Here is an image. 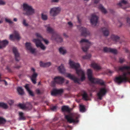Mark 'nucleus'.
Instances as JSON below:
<instances>
[{"label":"nucleus","mask_w":130,"mask_h":130,"mask_svg":"<svg viewBox=\"0 0 130 130\" xmlns=\"http://www.w3.org/2000/svg\"><path fill=\"white\" fill-rule=\"evenodd\" d=\"M69 64L71 67L75 69L76 73L78 76H81L80 79L78 78L74 75L68 74L66 76L73 80L75 83L79 84L80 80L83 81L85 79V77L84 71L81 69H79L80 65L78 63H75L69 60Z\"/></svg>","instance_id":"f257e3e1"},{"label":"nucleus","mask_w":130,"mask_h":130,"mask_svg":"<svg viewBox=\"0 0 130 130\" xmlns=\"http://www.w3.org/2000/svg\"><path fill=\"white\" fill-rule=\"evenodd\" d=\"M119 70L122 71H127L123 72L121 75L116 77L114 81L118 84H120L123 83L127 82L128 80L130 78V66H127L124 65L118 68Z\"/></svg>","instance_id":"f03ea898"},{"label":"nucleus","mask_w":130,"mask_h":130,"mask_svg":"<svg viewBox=\"0 0 130 130\" xmlns=\"http://www.w3.org/2000/svg\"><path fill=\"white\" fill-rule=\"evenodd\" d=\"M36 35L38 38L33 39L32 41L35 43L37 47H40L41 49L43 50H45L46 47L41 42L42 41H43L46 44H47L49 43L48 41L47 40L43 39L39 33H36Z\"/></svg>","instance_id":"7ed1b4c3"},{"label":"nucleus","mask_w":130,"mask_h":130,"mask_svg":"<svg viewBox=\"0 0 130 130\" xmlns=\"http://www.w3.org/2000/svg\"><path fill=\"white\" fill-rule=\"evenodd\" d=\"M80 115L77 113H73L68 115H65V118L70 123H73L74 124L78 123L79 122L78 118Z\"/></svg>","instance_id":"20e7f679"},{"label":"nucleus","mask_w":130,"mask_h":130,"mask_svg":"<svg viewBox=\"0 0 130 130\" xmlns=\"http://www.w3.org/2000/svg\"><path fill=\"white\" fill-rule=\"evenodd\" d=\"M23 13L24 15H29L35 13V10L29 4L24 3L23 4Z\"/></svg>","instance_id":"39448f33"},{"label":"nucleus","mask_w":130,"mask_h":130,"mask_svg":"<svg viewBox=\"0 0 130 130\" xmlns=\"http://www.w3.org/2000/svg\"><path fill=\"white\" fill-rule=\"evenodd\" d=\"M87 74L88 79L92 83L99 84L102 85H104V82L103 80L92 77V71L91 69H88L87 70Z\"/></svg>","instance_id":"423d86ee"},{"label":"nucleus","mask_w":130,"mask_h":130,"mask_svg":"<svg viewBox=\"0 0 130 130\" xmlns=\"http://www.w3.org/2000/svg\"><path fill=\"white\" fill-rule=\"evenodd\" d=\"M80 43L82 50L84 52H86L90 46L92 44V43L88 40L85 39H82L80 41Z\"/></svg>","instance_id":"0eeeda50"},{"label":"nucleus","mask_w":130,"mask_h":130,"mask_svg":"<svg viewBox=\"0 0 130 130\" xmlns=\"http://www.w3.org/2000/svg\"><path fill=\"white\" fill-rule=\"evenodd\" d=\"M107 91L105 86L100 88L97 93V99L100 100H102V97L105 95Z\"/></svg>","instance_id":"6e6552de"},{"label":"nucleus","mask_w":130,"mask_h":130,"mask_svg":"<svg viewBox=\"0 0 130 130\" xmlns=\"http://www.w3.org/2000/svg\"><path fill=\"white\" fill-rule=\"evenodd\" d=\"M64 79L63 77L60 76L56 77L54 78V81L51 82V85L54 86L55 83L62 84L64 82Z\"/></svg>","instance_id":"1a4fd4ad"},{"label":"nucleus","mask_w":130,"mask_h":130,"mask_svg":"<svg viewBox=\"0 0 130 130\" xmlns=\"http://www.w3.org/2000/svg\"><path fill=\"white\" fill-rule=\"evenodd\" d=\"M77 26V28L81 31L82 36L86 37L90 35L89 31L86 28L81 27L80 26Z\"/></svg>","instance_id":"9d476101"},{"label":"nucleus","mask_w":130,"mask_h":130,"mask_svg":"<svg viewBox=\"0 0 130 130\" xmlns=\"http://www.w3.org/2000/svg\"><path fill=\"white\" fill-rule=\"evenodd\" d=\"M98 17L95 14L91 15L90 21L92 25L94 26H96L98 22Z\"/></svg>","instance_id":"9b49d317"},{"label":"nucleus","mask_w":130,"mask_h":130,"mask_svg":"<svg viewBox=\"0 0 130 130\" xmlns=\"http://www.w3.org/2000/svg\"><path fill=\"white\" fill-rule=\"evenodd\" d=\"M9 38L11 40H14V39L19 40L21 37L18 32L17 31H14L13 35H10Z\"/></svg>","instance_id":"f8f14e48"},{"label":"nucleus","mask_w":130,"mask_h":130,"mask_svg":"<svg viewBox=\"0 0 130 130\" xmlns=\"http://www.w3.org/2000/svg\"><path fill=\"white\" fill-rule=\"evenodd\" d=\"M51 39L54 40H56L58 42H61L63 41V39L58 33H55L53 35Z\"/></svg>","instance_id":"ddd939ff"},{"label":"nucleus","mask_w":130,"mask_h":130,"mask_svg":"<svg viewBox=\"0 0 130 130\" xmlns=\"http://www.w3.org/2000/svg\"><path fill=\"white\" fill-rule=\"evenodd\" d=\"M13 52L16 61H19L20 59V55L16 48L14 47L13 48Z\"/></svg>","instance_id":"4468645a"},{"label":"nucleus","mask_w":130,"mask_h":130,"mask_svg":"<svg viewBox=\"0 0 130 130\" xmlns=\"http://www.w3.org/2000/svg\"><path fill=\"white\" fill-rule=\"evenodd\" d=\"M63 92V90L62 89H54L51 92V94L53 96H55L57 94H60Z\"/></svg>","instance_id":"2eb2a0df"},{"label":"nucleus","mask_w":130,"mask_h":130,"mask_svg":"<svg viewBox=\"0 0 130 130\" xmlns=\"http://www.w3.org/2000/svg\"><path fill=\"white\" fill-rule=\"evenodd\" d=\"M25 46L27 49L31 53L33 54L35 53L36 49L32 47L31 43L27 42L25 44Z\"/></svg>","instance_id":"dca6fc26"},{"label":"nucleus","mask_w":130,"mask_h":130,"mask_svg":"<svg viewBox=\"0 0 130 130\" xmlns=\"http://www.w3.org/2000/svg\"><path fill=\"white\" fill-rule=\"evenodd\" d=\"M59 11L58 8H53L51 9L50 12L51 15L55 16L57 14Z\"/></svg>","instance_id":"f3484780"},{"label":"nucleus","mask_w":130,"mask_h":130,"mask_svg":"<svg viewBox=\"0 0 130 130\" xmlns=\"http://www.w3.org/2000/svg\"><path fill=\"white\" fill-rule=\"evenodd\" d=\"M110 38L115 43H116L120 40V37L117 35L112 34L110 36Z\"/></svg>","instance_id":"a211bd4d"},{"label":"nucleus","mask_w":130,"mask_h":130,"mask_svg":"<svg viewBox=\"0 0 130 130\" xmlns=\"http://www.w3.org/2000/svg\"><path fill=\"white\" fill-rule=\"evenodd\" d=\"M44 26L45 27L46 31L47 32L53 34V35L55 33H57L54 31V29L50 27V24L45 25Z\"/></svg>","instance_id":"6ab92c4d"},{"label":"nucleus","mask_w":130,"mask_h":130,"mask_svg":"<svg viewBox=\"0 0 130 130\" xmlns=\"http://www.w3.org/2000/svg\"><path fill=\"white\" fill-rule=\"evenodd\" d=\"M102 31L104 36H107L108 35L109 32V29L108 28H103L102 29Z\"/></svg>","instance_id":"aec40b11"},{"label":"nucleus","mask_w":130,"mask_h":130,"mask_svg":"<svg viewBox=\"0 0 130 130\" xmlns=\"http://www.w3.org/2000/svg\"><path fill=\"white\" fill-rule=\"evenodd\" d=\"M92 66L96 70H99L101 69V67L99 64L95 63H93L91 64Z\"/></svg>","instance_id":"412c9836"},{"label":"nucleus","mask_w":130,"mask_h":130,"mask_svg":"<svg viewBox=\"0 0 130 130\" xmlns=\"http://www.w3.org/2000/svg\"><path fill=\"white\" fill-rule=\"evenodd\" d=\"M8 42L6 40H4L2 41H0V48L5 47L6 45L8 44Z\"/></svg>","instance_id":"4be33fe9"},{"label":"nucleus","mask_w":130,"mask_h":130,"mask_svg":"<svg viewBox=\"0 0 130 130\" xmlns=\"http://www.w3.org/2000/svg\"><path fill=\"white\" fill-rule=\"evenodd\" d=\"M32 105L30 103L27 102L25 104V110H30L32 109Z\"/></svg>","instance_id":"5701e85b"},{"label":"nucleus","mask_w":130,"mask_h":130,"mask_svg":"<svg viewBox=\"0 0 130 130\" xmlns=\"http://www.w3.org/2000/svg\"><path fill=\"white\" fill-rule=\"evenodd\" d=\"M58 69L59 72L63 74L65 72V69L62 64L58 67Z\"/></svg>","instance_id":"b1692460"},{"label":"nucleus","mask_w":130,"mask_h":130,"mask_svg":"<svg viewBox=\"0 0 130 130\" xmlns=\"http://www.w3.org/2000/svg\"><path fill=\"white\" fill-rule=\"evenodd\" d=\"M51 63L50 62H48L44 63L42 62L40 63V65L41 67H47L51 65Z\"/></svg>","instance_id":"393cba45"},{"label":"nucleus","mask_w":130,"mask_h":130,"mask_svg":"<svg viewBox=\"0 0 130 130\" xmlns=\"http://www.w3.org/2000/svg\"><path fill=\"white\" fill-rule=\"evenodd\" d=\"M127 2L125 0H122L121 1L118 5L122 7L127 4Z\"/></svg>","instance_id":"a878e982"},{"label":"nucleus","mask_w":130,"mask_h":130,"mask_svg":"<svg viewBox=\"0 0 130 130\" xmlns=\"http://www.w3.org/2000/svg\"><path fill=\"white\" fill-rule=\"evenodd\" d=\"M82 96L83 99L84 100L87 101L90 100V98L89 96L86 92H84Z\"/></svg>","instance_id":"bb28decb"},{"label":"nucleus","mask_w":130,"mask_h":130,"mask_svg":"<svg viewBox=\"0 0 130 130\" xmlns=\"http://www.w3.org/2000/svg\"><path fill=\"white\" fill-rule=\"evenodd\" d=\"M62 110L63 111H66L69 112L70 111V108L68 106H64L62 107L61 108Z\"/></svg>","instance_id":"cd10ccee"},{"label":"nucleus","mask_w":130,"mask_h":130,"mask_svg":"<svg viewBox=\"0 0 130 130\" xmlns=\"http://www.w3.org/2000/svg\"><path fill=\"white\" fill-rule=\"evenodd\" d=\"M17 90L19 94L22 95L24 94V92L22 87H18Z\"/></svg>","instance_id":"c85d7f7f"},{"label":"nucleus","mask_w":130,"mask_h":130,"mask_svg":"<svg viewBox=\"0 0 130 130\" xmlns=\"http://www.w3.org/2000/svg\"><path fill=\"white\" fill-rule=\"evenodd\" d=\"M59 51L61 54L62 55H64L67 52L66 49L64 47H60L59 49Z\"/></svg>","instance_id":"c756f323"},{"label":"nucleus","mask_w":130,"mask_h":130,"mask_svg":"<svg viewBox=\"0 0 130 130\" xmlns=\"http://www.w3.org/2000/svg\"><path fill=\"white\" fill-rule=\"evenodd\" d=\"M98 8L100 9L102 12L104 14H106L107 13V11L101 5H100L98 7Z\"/></svg>","instance_id":"7c9ffc66"},{"label":"nucleus","mask_w":130,"mask_h":130,"mask_svg":"<svg viewBox=\"0 0 130 130\" xmlns=\"http://www.w3.org/2000/svg\"><path fill=\"white\" fill-rule=\"evenodd\" d=\"M23 113L22 112H19V115L20 116V117L19 119L20 120H25V118L24 116Z\"/></svg>","instance_id":"2f4dec72"},{"label":"nucleus","mask_w":130,"mask_h":130,"mask_svg":"<svg viewBox=\"0 0 130 130\" xmlns=\"http://www.w3.org/2000/svg\"><path fill=\"white\" fill-rule=\"evenodd\" d=\"M0 107L6 109L8 108V106L6 104L3 102H0Z\"/></svg>","instance_id":"473e14b6"},{"label":"nucleus","mask_w":130,"mask_h":130,"mask_svg":"<svg viewBox=\"0 0 130 130\" xmlns=\"http://www.w3.org/2000/svg\"><path fill=\"white\" fill-rule=\"evenodd\" d=\"M18 106L21 108L25 110V104L20 103L18 105Z\"/></svg>","instance_id":"72a5a7b5"},{"label":"nucleus","mask_w":130,"mask_h":130,"mask_svg":"<svg viewBox=\"0 0 130 130\" xmlns=\"http://www.w3.org/2000/svg\"><path fill=\"white\" fill-rule=\"evenodd\" d=\"M6 122V120L5 119L0 117V124H5Z\"/></svg>","instance_id":"f704fd0d"},{"label":"nucleus","mask_w":130,"mask_h":130,"mask_svg":"<svg viewBox=\"0 0 130 130\" xmlns=\"http://www.w3.org/2000/svg\"><path fill=\"white\" fill-rule=\"evenodd\" d=\"M80 112H83L85 111V108L84 105H80Z\"/></svg>","instance_id":"c9c22d12"},{"label":"nucleus","mask_w":130,"mask_h":130,"mask_svg":"<svg viewBox=\"0 0 130 130\" xmlns=\"http://www.w3.org/2000/svg\"><path fill=\"white\" fill-rule=\"evenodd\" d=\"M5 21L9 23L10 24H12L13 22L10 19L6 18L5 19Z\"/></svg>","instance_id":"e433bc0d"},{"label":"nucleus","mask_w":130,"mask_h":130,"mask_svg":"<svg viewBox=\"0 0 130 130\" xmlns=\"http://www.w3.org/2000/svg\"><path fill=\"white\" fill-rule=\"evenodd\" d=\"M41 17L42 19L44 20H47V15L43 13L41 14Z\"/></svg>","instance_id":"4c0bfd02"},{"label":"nucleus","mask_w":130,"mask_h":130,"mask_svg":"<svg viewBox=\"0 0 130 130\" xmlns=\"http://www.w3.org/2000/svg\"><path fill=\"white\" fill-rule=\"evenodd\" d=\"M110 52L114 54H116L117 53V51L116 49L111 48Z\"/></svg>","instance_id":"58836bf2"},{"label":"nucleus","mask_w":130,"mask_h":130,"mask_svg":"<svg viewBox=\"0 0 130 130\" xmlns=\"http://www.w3.org/2000/svg\"><path fill=\"white\" fill-rule=\"evenodd\" d=\"M37 76V74L36 73H33L32 76H31L30 78L36 79V78Z\"/></svg>","instance_id":"ea45409f"},{"label":"nucleus","mask_w":130,"mask_h":130,"mask_svg":"<svg viewBox=\"0 0 130 130\" xmlns=\"http://www.w3.org/2000/svg\"><path fill=\"white\" fill-rule=\"evenodd\" d=\"M91 55L90 54L86 55L85 56L83 57V59H89L91 57Z\"/></svg>","instance_id":"a19ab883"},{"label":"nucleus","mask_w":130,"mask_h":130,"mask_svg":"<svg viewBox=\"0 0 130 130\" xmlns=\"http://www.w3.org/2000/svg\"><path fill=\"white\" fill-rule=\"evenodd\" d=\"M111 50V48H108L107 47H105L103 49L104 51L105 52H110Z\"/></svg>","instance_id":"79ce46f5"},{"label":"nucleus","mask_w":130,"mask_h":130,"mask_svg":"<svg viewBox=\"0 0 130 130\" xmlns=\"http://www.w3.org/2000/svg\"><path fill=\"white\" fill-rule=\"evenodd\" d=\"M22 23L23 25L25 26H27L28 25V24L26 22V20L25 19H23Z\"/></svg>","instance_id":"37998d69"},{"label":"nucleus","mask_w":130,"mask_h":130,"mask_svg":"<svg viewBox=\"0 0 130 130\" xmlns=\"http://www.w3.org/2000/svg\"><path fill=\"white\" fill-rule=\"evenodd\" d=\"M27 92L31 96H34V93L31 90H29Z\"/></svg>","instance_id":"c03bdc74"},{"label":"nucleus","mask_w":130,"mask_h":130,"mask_svg":"<svg viewBox=\"0 0 130 130\" xmlns=\"http://www.w3.org/2000/svg\"><path fill=\"white\" fill-rule=\"evenodd\" d=\"M57 107L56 106H53L51 108V110L53 111H55L56 110Z\"/></svg>","instance_id":"a18cd8bd"},{"label":"nucleus","mask_w":130,"mask_h":130,"mask_svg":"<svg viewBox=\"0 0 130 130\" xmlns=\"http://www.w3.org/2000/svg\"><path fill=\"white\" fill-rule=\"evenodd\" d=\"M119 61L120 63H122L125 61V60L124 58H119Z\"/></svg>","instance_id":"49530a36"},{"label":"nucleus","mask_w":130,"mask_h":130,"mask_svg":"<svg viewBox=\"0 0 130 130\" xmlns=\"http://www.w3.org/2000/svg\"><path fill=\"white\" fill-rule=\"evenodd\" d=\"M64 128L65 129V130H68V128H72V127L69 125H68L67 126H64Z\"/></svg>","instance_id":"de8ad7c7"},{"label":"nucleus","mask_w":130,"mask_h":130,"mask_svg":"<svg viewBox=\"0 0 130 130\" xmlns=\"http://www.w3.org/2000/svg\"><path fill=\"white\" fill-rule=\"evenodd\" d=\"M6 4V3L2 0H0V5H4Z\"/></svg>","instance_id":"09e8293b"},{"label":"nucleus","mask_w":130,"mask_h":130,"mask_svg":"<svg viewBox=\"0 0 130 130\" xmlns=\"http://www.w3.org/2000/svg\"><path fill=\"white\" fill-rule=\"evenodd\" d=\"M14 103V101L12 100H10L8 101V103L10 105H12Z\"/></svg>","instance_id":"8fccbe9b"},{"label":"nucleus","mask_w":130,"mask_h":130,"mask_svg":"<svg viewBox=\"0 0 130 130\" xmlns=\"http://www.w3.org/2000/svg\"><path fill=\"white\" fill-rule=\"evenodd\" d=\"M36 92L37 93L39 94L41 93V92L40 90L39 89H37L36 90Z\"/></svg>","instance_id":"3c124183"},{"label":"nucleus","mask_w":130,"mask_h":130,"mask_svg":"<svg viewBox=\"0 0 130 130\" xmlns=\"http://www.w3.org/2000/svg\"><path fill=\"white\" fill-rule=\"evenodd\" d=\"M25 89H26L27 91H28L29 90H30L29 86L28 84H26L25 86Z\"/></svg>","instance_id":"603ef678"},{"label":"nucleus","mask_w":130,"mask_h":130,"mask_svg":"<svg viewBox=\"0 0 130 130\" xmlns=\"http://www.w3.org/2000/svg\"><path fill=\"white\" fill-rule=\"evenodd\" d=\"M31 79L33 83H34V84H36V79L31 78Z\"/></svg>","instance_id":"864d4df0"},{"label":"nucleus","mask_w":130,"mask_h":130,"mask_svg":"<svg viewBox=\"0 0 130 130\" xmlns=\"http://www.w3.org/2000/svg\"><path fill=\"white\" fill-rule=\"evenodd\" d=\"M127 23L130 26V19L128 18H127Z\"/></svg>","instance_id":"5fc2aeb1"},{"label":"nucleus","mask_w":130,"mask_h":130,"mask_svg":"<svg viewBox=\"0 0 130 130\" xmlns=\"http://www.w3.org/2000/svg\"><path fill=\"white\" fill-rule=\"evenodd\" d=\"M68 24L70 26V27H72L73 26V24L71 22H68Z\"/></svg>","instance_id":"6e6d98bb"},{"label":"nucleus","mask_w":130,"mask_h":130,"mask_svg":"<svg viewBox=\"0 0 130 130\" xmlns=\"http://www.w3.org/2000/svg\"><path fill=\"white\" fill-rule=\"evenodd\" d=\"M21 67V66L19 65L15 66L14 67V68L18 69L20 68Z\"/></svg>","instance_id":"4d7b16f0"},{"label":"nucleus","mask_w":130,"mask_h":130,"mask_svg":"<svg viewBox=\"0 0 130 130\" xmlns=\"http://www.w3.org/2000/svg\"><path fill=\"white\" fill-rule=\"evenodd\" d=\"M94 1V3L95 4L98 3L100 0H93Z\"/></svg>","instance_id":"13d9d810"},{"label":"nucleus","mask_w":130,"mask_h":130,"mask_svg":"<svg viewBox=\"0 0 130 130\" xmlns=\"http://www.w3.org/2000/svg\"><path fill=\"white\" fill-rule=\"evenodd\" d=\"M59 1V0H52V2H54L57 3Z\"/></svg>","instance_id":"bf43d9fd"},{"label":"nucleus","mask_w":130,"mask_h":130,"mask_svg":"<svg viewBox=\"0 0 130 130\" xmlns=\"http://www.w3.org/2000/svg\"><path fill=\"white\" fill-rule=\"evenodd\" d=\"M31 70L33 72V73H36L35 72V70L34 68H31Z\"/></svg>","instance_id":"052dcab7"},{"label":"nucleus","mask_w":130,"mask_h":130,"mask_svg":"<svg viewBox=\"0 0 130 130\" xmlns=\"http://www.w3.org/2000/svg\"><path fill=\"white\" fill-rule=\"evenodd\" d=\"M125 52L126 53H129L130 52L127 48H125Z\"/></svg>","instance_id":"680f3d73"},{"label":"nucleus","mask_w":130,"mask_h":130,"mask_svg":"<svg viewBox=\"0 0 130 130\" xmlns=\"http://www.w3.org/2000/svg\"><path fill=\"white\" fill-rule=\"evenodd\" d=\"M63 35L66 38L68 37V36L66 33L63 34Z\"/></svg>","instance_id":"e2e57ef3"},{"label":"nucleus","mask_w":130,"mask_h":130,"mask_svg":"<svg viewBox=\"0 0 130 130\" xmlns=\"http://www.w3.org/2000/svg\"><path fill=\"white\" fill-rule=\"evenodd\" d=\"M4 81L5 83V85L6 86L7 85H8V84H7V82L5 80H4Z\"/></svg>","instance_id":"0e129e2a"},{"label":"nucleus","mask_w":130,"mask_h":130,"mask_svg":"<svg viewBox=\"0 0 130 130\" xmlns=\"http://www.w3.org/2000/svg\"><path fill=\"white\" fill-rule=\"evenodd\" d=\"M13 21L15 22H17V18H14L13 19Z\"/></svg>","instance_id":"69168bd1"},{"label":"nucleus","mask_w":130,"mask_h":130,"mask_svg":"<svg viewBox=\"0 0 130 130\" xmlns=\"http://www.w3.org/2000/svg\"><path fill=\"white\" fill-rule=\"evenodd\" d=\"M128 58L129 59H130V52L129 53V54L128 55Z\"/></svg>","instance_id":"338daca9"},{"label":"nucleus","mask_w":130,"mask_h":130,"mask_svg":"<svg viewBox=\"0 0 130 130\" xmlns=\"http://www.w3.org/2000/svg\"><path fill=\"white\" fill-rule=\"evenodd\" d=\"M7 69L9 71H10V69H9V67H7Z\"/></svg>","instance_id":"774afa93"}]
</instances>
